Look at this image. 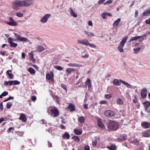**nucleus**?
<instances>
[{"label":"nucleus","mask_w":150,"mask_h":150,"mask_svg":"<svg viewBox=\"0 0 150 150\" xmlns=\"http://www.w3.org/2000/svg\"><path fill=\"white\" fill-rule=\"evenodd\" d=\"M33 4L32 0H16L12 3V7L15 10H18L20 7L29 6Z\"/></svg>","instance_id":"1"},{"label":"nucleus","mask_w":150,"mask_h":150,"mask_svg":"<svg viewBox=\"0 0 150 150\" xmlns=\"http://www.w3.org/2000/svg\"><path fill=\"white\" fill-rule=\"evenodd\" d=\"M128 38V37L127 36L121 41L120 44L117 47V49L119 52H123L124 50L123 48Z\"/></svg>","instance_id":"2"},{"label":"nucleus","mask_w":150,"mask_h":150,"mask_svg":"<svg viewBox=\"0 0 150 150\" xmlns=\"http://www.w3.org/2000/svg\"><path fill=\"white\" fill-rule=\"evenodd\" d=\"M118 127V125L115 121H113L109 124L108 126L109 130H117Z\"/></svg>","instance_id":"3"},{"label":"nucleus","mask_w":150,"mask_h":150,"mask_svg":"<svg viewBox=\"0 0 150 150\" xmlns=\"http://www.w3.org/2000/svg\"><path fill=\"white\" fill-rule=\"evenodd\" d=\"M50 111L51 115L54 117H57L59 114V111L56 107L53 108L50 110Z\"/></svg>","instance_id":"4"},{"label":"nucleus","mask_w":150,"mask_h":150,"mask_svg":"<svg viewBox=\"0 0 150 150\" xmlns=\"http://www.w3.org/2000/svg\"><path fill=\"white\" fill-rule=\"evenodd\" d=\"M115 113L111 110H107L105 112V115L107 117H111L114 116Z\"/></svg>","instance_id":"5"},{"label":"nucleus","mask_w":150,"mask_h":150,"mask_svg":"<svg viewBox=\"0 0 150 150\" xmlns=\"http://www.w3.org/2000/svg\"><path fill=\"white\" fill-rule=\"evenodd\" d=\"M50 16V14H47L45 15L42 17V19L40 20V22L42 23H46Z\"/></svg>","instance_id":"6"},{"label":"nucleus","mask_w":150,"mask_h":150,"mask_svg":"<svg viewBox=\"0 0 150 150\" xmlns=\"http://www.w3.org/2000/svg\"><path fill=\"white\" fill-rule=\"evenodd\" d=\"M14 35L16 37L18 40L22 42H26L27 41L28 38L24 37H22L18 35L17 33H15Z\"/></svg>","instance_id":"7"},{"label":"nucleus","mask_w":150,"mask_h":150,"mask_svg":"<svg viewBox=\"0 0 150 150\" xmlns=\"http://www.w3.org/2000/svg\"><path fill=\"white\" fill-rule=\"evenodd\" d=\"M77 42L79 44H83L86 46H88L89 43L88 40L86 39H84L82 40H77Z\"/></svg>","instance_id":"8"},{"label":"nucleus","mask_w":150,"mask_h":150,"mask_svg":"<svg viewBox=\"0 0 150 150\" xmlns=\"http://www.w3.org/2000/svg\"><path fill=\"white\" fill-rule=\"evenodd\" d=\"M147 89L145 88H144L142 89L141 91V95L143 98H145L147 96Z\"/></svg>","instance_id":"9"},{"label":"nucleus","mask_w":150,"mask_h":150,"mask_svg":"<svg viewBox=\"0 0 150 150\" xmlns=\"http://www.w3.org/2000/svg\"><path fill=\"white\" fill-rule=\"evenodd\" d=\"M20 82L17 80L9 81L8 83L9 85H19Z\"/></svg>","instance_id":"10"},{"label":"nucleus","mask_w":150,"mask_h":150,"mask_svg":"<svg viewBox=\"0 0 150 150\" xmlns=\"http://www.w3.org/2000/svg\"><path fill=\"white\" fill-rule=\"evenodd\" d=\"M19 119L22 120L24 122H25L26 121V116L23 113H21L20 114V116Z\"/></svg>","instance_id":"11"},{"label":"nucleus","mask_w":150,"mask_h":150,"mask_svg":"<svg viewBox=\"0 0 150 150\" xmlns=\"http://www.w3.org/2000/svg\"><path fill=\"white\" fill-rule=\"evenodd\" d=\"M121 82L119 80L117 79H115L113 80V84L116 86H120L121 84Z\"/></svg>","instance_id":"12"},{"label":"nucleus","mask_w":150,"mask_h":150,"mask_svg":"<svg viewBox=\"0 0 150 150\" xmlns=\"http://www.w3.org/2000/svg\"><path fill=\"white\" fill-rule=\"evenodd\" d=\"M85 85L86 86H88V88L89 90L90 89L91 87V80L89 79H88L85 82ZM86 88L87 86H86Z\"/></svg>","instance_id":"13"},{"label":"nucleus","mask_w":150,"mask_h":150,"mask_svg":"<svg viewBox=\"0 0 150 150\" xmlns=\"http://www.w3.org/2000/svg\"><path fill=\"white\" fill-rule=\"evenodd\" d=\"M70 13L71 16H73L74 18H76L77 17V15L73 11L72 9L71 8H69Z\"/></svg>","instance_id":"14"},{"label":"nucleus","mask_w":150,"mask_h":150,"mask_svg":"<svg viewBox=\"0 0 150 150\" xmlns=\"http://www.w3.org/2000/svg\"><path fill=\"white\" fill-rule=\"evenodd\" d=\"M67 65L69 67H78L81 66V65H80L77 64H76V63H69Z\"/></svg>","instance_id":"15"},{"label":"nucleus","mask_w":150,"mask_h":150,"mask_svg":"<svg viewBox=\"0 0 150 150\" xmlns=\"http://www.w3.org/2000/svg\"><path fill=\"white\" fill-rule=\"evenodd\" d=\"M62 137L64 139H69L70 137V135L67 132H65L62 135Z\"/></svg>","instance_id":"16"},{"label":"nucleus","mask_w":150,"mask_h":150,"mask_svg":"<svg viewBox=\"0 0 150 150\" xmlns=\"http://www.w3.org/2000/svg\"><path fill=\"white\" fill-rule=\"evenodd\" d=\"M74 133L77 135H81L82 133V131L81 130H79L76 129H74Z\"/></svg>","instance_id":"17"},{"label":"nucleus","mask_w":150,"mask_h":150,"mask_svg":"<svg viewBox=\"0 0 150 150\" xmlns=\"http://www.w3.org/2000/svg\"><path fill=\"white\" fill-rule=\"evenodd\" d=\"M142 125L146 128H148L150 127V123L148 122H145L142 124Z\"/></svg>","instance_id":"18"},{"label":"nucleus","mask_w":150,"mask_h":150,"mask_svg":"<svg viewBox=\"0 0 150 150\" xmlns=\"http://www.w3.org/2000/svg\"><path fill=\"white\" fill-rule=\"evenodd\" d=\"M36 51L40 52L44 50V48L41 46H38L36 47Z\"/></svg>","instance_id":"19"},{"label":"nucleus","mask_w":150,"mask_h":150,"mask_svg":"<svg viewBox=\"0 0 150 150\" xmlns=\"http://www.w3.org/2000/svg\"><path fill=\"white\" fill-rule=\"evenodd\" d=\"M75 71V69L73 68H67L66 69V71L68 74H71V72Z\"/></svg>","instance_id":"20"},{"label":"nucleus","mask_w":150,"mask_h":150,"mask_svg":"<svg viewBox=\"0 0 150 150\" xmlns=\"http://www.w3.org/2000/svg\"><path fill=\"white\" fill-rule=\"evenodd\" d=\"M142 36H137L134 37H132L128 41L129 42H130L133 40H138L139 38L142 37Z\"/></svg>","instance_id":"21"},{"label":"nucleus","mask_w":150,"mask_h":150,"mask_svg":"<svg viewBox=\"0 0 150 150\" xmlns=\"http://www.w3.org/2000/svg\"><path fill=\"white\" fill-rule=\"evenodd\" d=\"M68 108L71 111H73L75 110V106L72 104H69Z\"/></svg>","instance_id":"22"},{"label":"nucleus","mask_w":150,"mask_h":150,"mask_svg":"<svg viewBox=\"0 0 150 150\" xmlns=\"http://www.w3.org/2000/svg\"><path fill=\"white\" fill-rule=\"evenodd\" d=\"M82 57L83 58H88V54L87 52L84 51L82 53Z\"/></svg>","instance_id":"23"},{"label":"nucleus","mask_w":150,"mask_h":150,"mask_svg":"<svg viewBox=\"0 0 150 150\" xmlns=\"http://www.w3.org/2000/svg\"><path fill=\"white\" fill-rule=\"evenodd\" d=\"M46 78L48 80H52L53 78V74L50 75L49 73L47 74L46 75Z\"/></svg>","instance_id":"24"},{"label":"nucleus","mask_w":150,"mask_h":150,"mask_svg":"<svg viewBox=\"0 0 150 150\" xmlns=\"http://www.w3.org/2000/svg\"><path fill=\"white\" fill-rule=\"evenodd\" d=\"M121 21L120 18H118L117 20L115 21L113 23V26H117L119 23Z\"/></svg>","instance_id":"25"},{"label":"nucleus","mask_w":150,"mask_h":150,"mask_svg":"<svg viewBox=\"0 0 150 150\" xmlns=\"http://www.w3.org/2000/svg\"><path fill=\"white\" fill-rule=\"evenodd\" d=\"M127 139L126 136L124 135H122L118 138V139L120 141L124 140H126Z\"/></svg>","instance_id":"26"},{"label":"nucleus","mask_w":150,"mask_h":150,"mask_svg":"<svg viewBox=\"0 0 150 150\" xmlns=\"http://www.w3.org/2000/svg\"><path fill=\"white\" fill-rule=\"evenodd\" d=\"M84 32L86 34L88 35L89 37H92L94 36V34L92 33L89 32L86 30H84Z\"/></svg>","instance_id":"27"},{"label":"nucleus","mask_w":150,"mask_h":150,"mask_svg":"<svg viewBox=\"0 0 150 150\" xmlns=\"http://www.w3.org/2000/svg\"><path fill=\"white\" fill-rule=\"evenodd\" d=\"M142 135L143 136L145 137H150V135L147 131L143 132Z\"/></svg>","instance_id":"28"},{"label":"nucleus","mask_w":150,"mask_h":150,"mask_svg":"<svg viewBox=\"0 0 150 150\" xmlns=\"http://www.w3.org/2000/svg\"><path fill=\"white\" fill-rule=\"evenodd\" d=\"M8 43L10 44V46L11 47H16L18 45L17 43L13 42H10Z\"/></svg>","instance_id":"29"},{"label":"nucleus","mask_w":150,"mask_h":150,"mask_svg":"<svg viewBox=\"0 0 150 150\" xmlns=\"http://www.w3.org/2000/svg\"><path fill=\"white\" fill-rule=\"evenodd\" d=\"M143 104L144 106V107L148 108L150 106V102L149 101L144 102Z\"/></svg>","instance_id":"30"},{"label":"nucleus","mask_w":150,"mask_h":150,"mask_svg":"<svg viewBox=\"0 0 150 150\" xmlns=\"http://www.w3.org/2000/svg\"><path fill=\"white\" fill-rule=\"evenodd\" d=\"M85 118L83 116H80L78 118L79 122L82 123L84 122Z\"/></svg>","instance_id":"31"},{"label":"nucleus","mask_w":150,"mask_h":150,"mask_svg":"<svg viewBox=\"0 0 150 150\" xmlns=\"http://www.w3.org/2000/svg\"><path fill=\"white\" fill-rule=\"evenodd\" d=\"M98 126L101 128H104V125L101 122L100 120H98Z\"/></svg>","instance_id":"32"},{"label":"nucleus","mask_w":150,"mask_h":150,"mask_svg":"<svg viewBox=\"0 0 150 150\" xmlns=\"http://www.w3.org/2000/svg\"><path fill=\"white\" fill-rule=\"evenodd\" d=\"M107 148L110 150H115L116 149L115 146L114 145H112L110 146H108Z\"/></svg>","instance_id":"33"},{"label":"nucleus","mask_w":150,"mask_h":150,"mask_svg":"<svg viewBox=\"0 0 150 150\" xmlns=\"http://www.w3.org/2000/svg\"><path fill=\"white\" fill-rule=\"evenodd\" d=\"M28 71L31 74H35V70L32 67L29 68Z\"/></svg>","instance_id":"34"},{"label":"nucleus","mask_w":150,"mask_h":150,"mask_svg":"<svg viewBox=\"0 0 150 150\" xmlns=\"http://www.w3.org/2000/svg\"><path fill=\"white\" fill-rule=\"evenodd\" d=\"M117 103L118 104L122 105L123 104V102L122 99L120 98H119L117 99Z\"/></svg>","instance_id":"35"},{"label":"nucleus","mask_w":150,"mask_h":150,"mask_svg":"<svg viewBox=\"0 0 150 150\" xmlns=\"http://www.w3.org/2000/svg\"><path fill=\"white\" fill-rule=\"evenodd\" d=\"M6 23L8 25L11 26H16L17 25L16 22H7Z\"/></svg>","instance_id":"36"},{"label":"nucleus","mask_w":150,"mask_h":150,"mask_svg":"<svg viewBox=\"0 0 150 150\" xmlns=\"http://www.w3.org/2000/svg\"><path fill=\"white\" fill-rule=\"evenodd\" d=\"M149 12L148 11V10H146L142 13V15L143 16H147L149 15Z\"/></svg>","instance_id":"37"},{"label":"nucleus","mask_w":150,"mask_h":150,"mask_svg":"<svg viewBox=\"0 0 150 150\" xmlns=\"http://www.w3.org/2000/svg\"><path fill=\"white\" fill-rule=\"evenodd\" d=\"M72 139H74V141H75L77 142H78L80 141L79 138L77 136H75L72 137Z\"/></svg>","instance_id":"38"},{"label":"nucleus","mask_w":150,"mask_h":150,"mask_svg":"<svg viewBox=\"0 0 150 150\" xmlns=\"http://www.w3.org/2000/svg\"><path fill=\"white\" fill-rule=\"evenodd\" d=\"M54 67L55 69H56L58 70H59V71H62L63 70V67H62L61 66H58V65L54 66Z\"/></svg>","instance_id":"39"},{"label":"nucleus","mask_w":150,"mask_h":150,"mask_svg":"<svg viewBox=\"0 0 150 150\" xmlns=\"http://www.w3.org/2000/svg\"><path fill=\"white\" fill-rule=\"evenodd\" d=\"M12 105V103L10 102H8L6 105V107L8 109H9Z\"/></svg>","instance_id":"40"},{"label":"nucleus","mask_w":150,"mask_h":150,"mask_svg":"<svg viewBox=\"0 0 150 150\" xmlns=\"http://www.w3.org/2000/svg\"><path fill=\"white\" fill-rule=\"evenodd\" d=\"M141 48L140 47H137L136 49H133L134 53L135 54H137L139 53Z\"/></svg>","instance_id":"41"},{"label":"nucleus","mask_w":150,"mask_h":150,"mask_svg":"<svg viewBox=\"0 0 150 150\" xmlns=\"http://www.w3.org/2000/svg\"><path fill=\"white\" fill-rule=\"evenodd\" d=\"M7 41L8 42H13V41H16V40L14 39L13 38H12L11 37L8 38L7 39Z\"/></svg>","instance_id":"42"},{"label":"nucleus","mask_w":150,"mask_h":150,"mask_svg":"<svg viewBox=\"0 0 150 150\" xmlns=\"http://www.w3.org/2000/svg\"><path fill=\"white\" fill-rule=\"evenodd\" d=\"M14 130V127H10L7 130L8 133H10L11 132V130Z\"/></svg>","instance_id":"43"},{"label":"nucleus","mask_w":150,"mask_h":150,"mask_svg":"<svg viewBox=\"0 0 150 150\" xmlns=\"http://www.w3.org/2000/svg\"><path fill=\"white\" fill-rule=\"evenodd\" d=\"M112 3V1L111 0H108L106 1V2H105L104 4H103L104 5H106L107 4H111Z\"/></svg>","instance_id":"44"},{"label":"nucleus","mask_w":150,"mask_h":150,"mask_svg":"<svg viewBox=\"0 0 150 150\" xmlns=\"http://www.w3.org/2000/svg\"><path fill=\"white\" fill-rule=\"evenodd\" d=\"M9 78L11 79H13L14 78V75L11 73H8L7 74Z\"/></svg>","instance_id":"45"},{"label":"nucleus","mask_w":150,"mask_h":150,"mask_svg":"<svg viewBox=\"0 0 150 150\" xmlns=\"http://www.w3.org/2000/svg\"><path fill=\"white\" fill-rule=\"evenodd\" d=\"M88 46H89L91 47L94 48H96V45L90 43H89Z\"/></svg>","instance_id":"46"},{"label":"nucleus","mask_w":150,"mask_h":150,"mask_svg":"<svg viewBox=\"0 0 150 150\" xmlns=\"http://www.w3.org/2000/svg\"><path fill=\"white\" fill-rule=\"evenodd\" d=\"M119 81H120V82H121L123 84L126 86H127L129 84V83H128L127 82L124 81H123L121 80L120 79L119 80Z\"/></svg>","instance_id":"47"},{"label":"nucleus","mask_w":150,"mask_h":150,"mask_svg":"<svg viewBox=\"0 0 150 150\" xmlns=\"http://www.w3.org/2000/svg\"><path fill=\"white\" fill-rule=\"evenodd\" d=\"M105 96L106 98L108 99H109L112 98V96L110 94H105Z\"/></svg>","instance_id":"48"},{"label":"nucleus","mask_w":150,"mask_h":150,"mask_svg":"<svg viewBox=\"0 0 150 150\" xmlns=\"http://www.w3.org/2000/svg\"><path fill=\"white\" fill-rule=\"evenodd\" d=\"M61 86L65 90V91L66 92L67 91V86L66 85L64 84H62L61 85Z\"/></svg>","instance_id":"49"},{"label":"nucleus","mask_w":150,"mask_h":150,"mask_svg":"<svg viewBox=\"0 0 150 150\" xmlns=\"http://www.w3.org/2000/svg\"><path fill=\"white\" fill-rule=\"evenodd\" d=\"M16 15L17 16L19 17H22L23 16V14L20 13H17L16 14Z\"/></svg>","instance_id":"50"},{"label":"nucleus","mask_w":150,"mask_h":150,"mask_svg":"<svg viewBox=\"0 0 150 150\" xmlns=\"http://www.w3.org/2000/svg\"><path fill=\"white\" fill-rule=\"evenodd\" d=\"M55 97H56V99H57V102L59 104V101H60V98L58 96H56Z\"/></svg>","instance_id":"51"},{"label":"nucleus","mask_w":150,"mask_h":150,"mask_svg":"<svg viewBox=\"0 0 150 150\" xmlns=\"http://www.w3.org/2000/svg\"><path fill=\"white\" fill-rule=\"evenodd\" d=\"M8 94V92L7 91H4L1 94L3 96H5L7 95Z\"/></svg>","instance_id":"52"},{"label":"nucleus","mask_w":150,"mask_h":150,"mask_svg":"<svg viewBox=\"0 0 150 150\" xmlns=\"http://www.w3.org/2000/svg\"><path fill=\"white\" fill-rule=\"evenodd\" d=\"M106 16H107V15H106V13H102V16L103 19H105L106 18L105 17Z\"/></svg>","instance_id":"53"},{"label":"nucleus","mask_w":150,"mask_h":150,"mask_svg":"<svg viewBox=\"0 0 150 150\" xmlns=\"http://www.w3.org/2000/svg\"><path fill=\"white\" fill-rule=\"evenodd\" d=\"M133 143L136 145H138L139 143V141L137 140H134L133 141Z\"/></svg>","instance_id":"54"},{"label":"nucleus","mask_w":150,"mask_h":150,"mask_svg":"<svg viewBox=\"0 0 150 150\" xmlns=\"http://www.w3.org/2000/svg\"><path fill=\"white\" fill-rule=\"evenodd\" d=\"M145 22L147 24L150 25V18L146 20Z\"/></svg>","instance_id":"55"},{"label":"nucleus","mask_w":150,"mask_h":150,"mask_svg":"<svg viewBox=\"0 0 150 150\" xmlns=\"http://www.w3.org/2000/svg\"><path fill=\"white\" fill-rule=\"evenodd\" d=\"M97 144V141L96 140H94V141H93L92 142L93 146H96Z\"/></svg>","instance_id":"56"},{"label":"nucleus","mask_w":150,"mask_h":150,"mask_svg":"<svg viewBox=\"0 0 150 150\" xmlns=\"http://www.w3.org/2000/svg\"><path fill=\"white\" fill-rule=\"evenodd\" d=\"M85 150H90V148L88 145H86L84 147Z\"/></svg>","instance_id":"57"},{"label":"nucleus","mask_w":150,"mask_h":150,"mask_svg":"<svg viewBox=\"0 0 150 150\" xmlns=\"http://www.w3.org/2000/svg\"><path fill=\"white\" fill-rule=\"evenodd\" d=\"M40 123L43 124H45L46 123V122L45 120H42L40 121Z\"/></svg>","instance_id":"58"},{"label":"nucleus","mask_w":150,"mask_h":150,"mask_svg":"<svg viewBox=\"0 0 150 150\" xmlns=\"http://www.w3.org/2000/svg\"><path fill=\"white\" fill-rule=\"evenodd\" d=\"M32 100L33 101H35L36 100V98L35 96H33L32 97Z\"/></svg>","instance_id":"59"},{"label":"nucleus","mask_w":150,"mask_h":150,"mask_svg":"<svg viewBox=\"0 0 150 150\" xmlns=\"http://www.w3.org/2000/svg\"><path fill=\"white\" fill-rule=\"evenodd\" d=\"M107 103V101L105 100H101L100 102V103L101 104H105Z\"/></svg>","instance_id":"60"},{"label":"nucleus","mask_w":150,"mask_h":150,"mask_svg":"<svg viewBox=\"0 0 150 150\" xmlns=\"http://www.w3.org/2000/svg\"><path fill=\"white\" fill-rule=\"evenodd\" d=\"M24 134V132H18V134L19 136H22Z\"/></svg>","instance_id":"61"},{"label":"nucleus","mask_w":150,"mask_h":150,"mask_svg":"<svg viewBox=\"0 0 150 150\" xmlns=\"http://www.w3.org/2000/svg\"><path fill=\"white\" fill-rule=\"evenodd\" d=\"M105 0H100L98 2L99 4H102Z\"/></svg>","instance_id":"62"},{"label":"nucleus","mask_w":150,"mask_h":150,"mask_svg":"<svg viewBox=\"0 0 150 150\" xmlns=\"http://www.w3.org/2000/svg\"><path fill=\"white\" fill-rule=\"evenodd\" d=\"M25 53L23 52L22 53V58H23V59H25Z\"/></svg>","instance_id":"63"},{"label":"nucleus","mask_w":150,"mask_h":150,"mask_svg":"<svg viewBox=\"0 0 150 150\" xmlns=\"http://www.w3.org/2000/svg\"><path fill=\"white\" fill-rule=\"evenodd\" d=\"M9 20L10 22H16L11 17H10L9 18Z\"/></svg>","instance_id":"64"}]
</instances>
